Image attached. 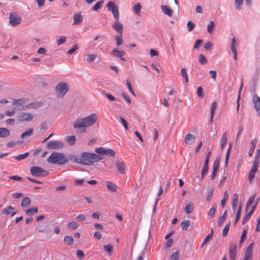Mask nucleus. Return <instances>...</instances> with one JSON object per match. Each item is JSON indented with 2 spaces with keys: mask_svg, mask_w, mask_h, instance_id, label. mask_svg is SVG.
<instances>
[{
  "mask_svg": "<svg viewBox=\"0 0 260 260\" xmlns=\"http://www.w3.org/2000/svg\"><path fill=\"white\" fill-rule=\"evenodd\" d=\"M68 90L69 87L67 84L64 82H61L58 84L55 87L56 93L59 98L63 96Z\"/></svg>",
  "mask_w": 260,
  "mask_h": 260,
  "instance_id": "obj_4",
  "label": "nucleus"
},
{
  "mask_svg": "<svg viewBox=\"0 0 260 260\" xmlns=\"http://www.w3.org/2000/svg\"><path fill=\"white\" fill-rule=\"evenodd\" d=\"M116 165L119 173L121 174L125 173L126 170V166L123 162L119 161H116Z\"/></svg>",
  "mask_w": 260,
  "mask_h": 260,
  "instance_id": "obj_16",
  "label": "nucleus"
},
{
  "mask_svg": "<svg viewBox=\"0 0 260 260\" xmlns=\"http://www.w3.org/2000/svg\"><path fill=\"white\" fill-rule=\"evenodd\" d=\"M161 9L163 13L169 17H172L173 14V11L166 5H162Z\"/></svg>",
  "mask_w": 260,
  "mask_h": 260,
  "instance_id": "obj_19",
  "label": "nucleus"
},
{
  "mask_svg": "<svg viewBox=\"0 0 260 260\" xmlns=\"http://www.w3.org/2000/svg\"><path fill=\"white\" fill-rule=\"evenodd\" d=\"M125 52L123 51H119L117 48L113 49L111 51V54L115 57H119L121 60H125V58L123 57L125 55Z\"/></svg>",
  "mask_w": 260,
  "mask_h": 260,
  "instance_id": "obj_14",
  "label": "nucleus"
},
{
  "mask_svg": "<svg viewBox=\"0 0 260 260\" xmlns=\"http://www.w3.org/2000/svg\"><path fill=\"white\" fill-rule=\"evenodd\" d=\"M216 108H217V103L215 101H214L213 102H212V103L211 104V108H210V114H211L210 119V123H212L213 121V116H214V112H215V111Z\"/></svg>",
  "mask_w": 260,
  "mask_h": 260,
  "instance_id": "obj_22",
  "label": "nucleus"
},
{
  "mask_svg": "<svg viewBox=\"0 0 260 260\" xmlns=\"http://www.w3.org/2000/svg\"><path fill=\"white\" fill-rule=\"evenodd\" d=\"M255 198V194H252L249 198L248 199L246 206V211L247 212L249 210V207L254 202V200Z\"/></svg>",
  "mask_w": 260,
  "mask_h": 260,
  "instance_id": "obj_24",
  "label": "nucleus"
},
{
  "mask_svg": "<svg viewBox=\"0 0 260 260\" xmlns=\"http://www.w3.org/2000/svg\"><path fill=\"white\" fill-rule=\"evenodd\" d=\"M32 133H33V129L32 128H30L27 131L23 133L21 135V138L23 139L25 137H28V136H31L32 134Z\"/></svg>",
  "mask_w": 260,
  "mask_h": 260,
  "instance_id": "obj_44",
  "label": "nucleus"
},
{
  "mask_svg": "<svg viewBox=\"0 0 260 260\" xmlns=\"http://www.w3.org/2000/svg\"><path fill=\"white\" fill-rule=\"evenodd\" d=\"M112 27L115 31H117L120 35H122L123 26L118 20H116V21L113 23L112 25Z\"/></svg>",
  "mask_w": 260,
  "mask_h": 260,
  "instance_id": "obj_13",
  "label": "nucleus"
},
{
  "mask_svg": "<svg viewBox=\"0 0 260 260\" xmlns=\"http://www.w3.org/2000/svg\"><path fill=\"white\" fill-rule=\"evenodd\" d=\"M67 142L69 143L70 145H73L75 143L76 139L75 136H68L66 138Z\"/></svg>",
  "mask_w": 260,
  "mask_h": 260,
  "instance_id": "obj_35",
  "label": "nucleus"
},
{
  "mask_svg": "<svg viewBox=\"0 0 260 260\" xmlns=\"http://www.w3.org/2000/svg\"><path fill=\"white\" fill-rule=\"evenodd\" d=\"M247 233V230H244L243 231V232H242V235L241 237V239L240 240V243H239L240 245H241L242 244V243L243 242V241H244V240L246 238Z\"/></svg>",
  "mask_w": 260,
  "mask_h": 260,
  "instance_id": "obj_53",
  "label": "nucleus"
},
{
  "mask_svg": "<svg viewBox=\"0 0 260 260\" xmlns=\"http://www.w3.org/2000/svg\"><path fill=\"white\" fill-rule=\"evenodd\" d=\"M237 245L236 243H231L229 248V254L231 260H235L237 254Z\"/></svg>",
  "mask_w": 260,
  "mask_h": 260,
  "instance_id": "obj_10",
  "label": "nucleus"
},
{
  "mask_svg": "<svg viewBox=\"0 0 260 260\" xmlns=\"http://www.w3.org/2000/svg\"><path fill=\"white\" fill-rule=\"evenodd\" d=\"M66 41V38L65 37L62 36L60 37L58 40H57L56 43L58 46H59L65 43Z\"/></svg>",
  "mask_w": 260,
  "mask_h": 260,
  "instance_id": "obj_56",
  "label": "nucleus"
},
{
  "mask_svg": "<svg viewBox=\"0 0 260 260\" xmlns=\"http://www.w3.org/2000/svg\"><path fill=\"white\" fill-rule=\"evenodd\" d=\"M13 211L14 208L11 206H9L5 209H3L1 211V212L3 214L5 215H8L12 213V216H14L15 214V213H14Z\"/></svg>",
  "mask_w": 260,
  "mask_h": 260,
  "instance_id": "obj_21",
  "label": "nucleus"
},
{
  "mask_svg": "<svg viewBox=\"0 0 260 260\" xmlns=\"http://www.w3.org/2000/svg\"><path fill=\"white\" fill-rule=\"evenodd\" d=\"M243 0H235V5L237 9L240 10L242 8Z\"/></svg>",
  "mask_w": 260,
  "mask_h": 260,
  "instance_id": "obj_42",
  "label": "nucleus"
},
{
  "mask_svg": "<svg viewBox=\"0 0 260 260\" xmlns=\"http://www.w3.org/2000/svg\"><path fill=\"white\" fill-rule=\"evenodd\" d=\"M253 102L254 103V108L257 113L260 114V97L257 95H254L253 97Z\"/></svg>",
  "mask_w": 260,
  "mask_h": 260,
  "instance_id": "obj_15",
  "label": "nucleus"
},
{
  "mask_svg": "<svg viewBox=\"0 0 260 260\" xmlns=\"http://www.w3.org/2000/svg\"><path fill=\"white\" fill-rule=\"evenodd\" d=\"M253 248V244L251 243L246 248L244 258L245 260H250L252 256V250Z\"/></svg>",
  "mask_w": 260,
  "mask_h": 260,
  "instance_id": "obj_11",
  "label": "nucleus"
},
{
  "mask_svg": "<svg viewBox=\"0 0 260 260\" xmlns=\"http://www.w3.org/2000/svg\"><path fill=\"white\" fill-rule=\"evenodd\" d=\"M103 1H99L98 2H97L95 5L92 7V10L93 11H97L98 10L100 9L101 8L103 4Z\"/></svg>",
  "mask_w": 260,
  "mask_h": 260,
  "instance_id": "obj_40",
  "label": "nucleus"
},
{
  "mask_svg": "<svg viewBox=\"0 0 260 260\" xmlns=\"http://www.w3.org/2000/svg\"><path fill=\"white\" fill-rule=\"evenodd\" d=\"M141 9V6L140 3H137L133 7L134 11H135V13L138 15H140Z\"/></svg>",
  "mask_w": 260,
  "mask_h": 260,
  "instance_id": "obj_36",
  "label": "nucleus"
},
{
  "mask_svg": "<svg viewBox=\"0 0 260 260\" xmlns=\"http://www.w3.org/2000/svg\"><path fill=\"white\" fill-rule=\"evenodd\" d=\"M231 148H232V143H231L230 144V146L229 147V148L227 150V152H226V156H225V162H226V164L228 162V160L229 159Z\"/></svg>",
  "mask_w": 260,
  "mask_h": 260,
  "instance_id": "obj_58",
  "label": "nucleus"
},
{
  "mask_svg": "<svg viewBox=\"0 0 260 260\" xmlns=\"http://www.w3.org/2000/svg\"><path fill=\"white\" fill-rule=\"evenodd\" d=\"M254 161L260 162V149L256 150V154L255 156Z\"/></svg>",
  "mask_w": 260,
  "mask_h": 260,
  "instance_id": "obj_61",
  "label": "nucleus"
},
{
  "mask_svg": "<svg viewBox=\"0 0 260 260\" xmlns=\"http://www.w3.org/2000/svg\"><path fill=\"white\" fill-rule=\"evenodd\" d=\"M203 43V40H197L194 43L193 48L194 49H198L201 45Z\"/></svg>",
  "mask_w": 260,
  "mask_h": 260,
  "instance_id": "obj_62",
  "label": "nucleus"
},
{
  "mask_svg": "<svg viewBox=\"0 0 260 260\" xmlns=\"http://www.w3.org/2000/svg\"><path fill=\"white\" fill-rule=\"evenodd\" d=\"M214 27V23L213 21H211L207 26V30L209 33L212 34L213 32Z\"/></svg>",
  "mask_w": 260,
  "mask_h": 260,
  "instance_id": "obj_43",
  "label": "nucleus"
},
{
  "mask_svg": "<svg viewBox=\"0 0 260 260\" xmlns=\"http://www.w3.org/2000/svg\"><path fill=\"white\" fill-rule=\"evenodd\" d=\"M257 141H258L257 138H255V139L251 140V141L250 142V148L254 150Z\"/></svg>",
  "mask_w": 260,
  "mask_h": 260,
  "instance_id": "obj_54",
  "label": "nucleus"
},
{
  "mask_svg": "<svg viewBox=\"0 0 260 260\" xmlns=\"http://www.w3.org/2000/svg\"><path fill=\"white\" fill-rule=\"evenodd\" d=\"M9 131L6 128H0V137L5 138L10 135Z\"/></svg>",
  "mask_w": 260,
  "mask_h": 260,
  "instance_id": "obj_28",
  "label": "nucleus"
},
{
  "mask_svg": "<svg viewBox=\"0 0 260 260\" xmlns=\"http://www.w3.org/2000/svg\"><path fill=\"white\" fill-rule=\"evenodd\" d=\"M9 23L12 26H17L20 24L22 19L21 17L16 13H11L9 15Z\"/></svg>",
  "mask_w": 260,
  "mask_h": 260,
  "instance_id": "obj_7",
  "label": "nucleus"
},
{
  "mask_svg": "<svg viewBox=\"0 0 260 260\" xmlns=\"http://www.w3.org/2000/svg\"><path fill=\"white\" fill-rule=\"evenodd\" d=\"M241 210H242V205H240L238 208V210H237L236 216L235 221V223H236L239 221V220L240 218Z\"/></svg>",
  "mask_w": 260,
  "mask_h": 260,
  "instance_id": "obj_39",
  "label": "nucleus"
},
{
  "mask_svg": "<svg viewBox=\"0 0 260 260\" xmlns=\"http://www.w3.org/2000/svg\"><path fill=\"white\" fill-rule=\"evenodd\" d=\"M97 120L96 114H92L86 117L77 119L73 124V127L78 129L80 133H84L86 128L92 125Z\"/></svg>",
  "mask_w": 260,
  "mask_h": 260,
  "instance_id": "obj_1",
  "label": "nucleus"
},
{
  "mask_svg": "<svg viewBox=\"0 0 260 260\" xmlns=\"http://www.w3.org/2000/svg\"><path fill=\"white\" fill-rule=\"evenodd\" d=\"M238 194L236 193H235L232 197V206L233 209L235 211L236 210L237 205L238 203Z\"/></svg>",
  "mask_w": 260,
  "mask_h": 260,
  "instance_id": "obj_25",
  "label": "nucleus"
},
{
  "mask_svg": "<svg viewBox=\"0 0 260 260\" xmlns=\"http://www.w3.org/2000/svg\"><path fill=\"white\" fill-rule=\"evenodd\" d=\"M30 199L28 197H26L22 200L21 205L22 207L26 208L29 207L30 205Z\"/></svg>",
  "mask_w": 260,
  "mask_h": 260,
  "instance_id": "obj_29",
  "label": "nucleus"
},
{
  "mask_svg": "<svg viewBox=\"0 0 260 260\" xmlns=\"http://www.w3.org/2000/svg\"><path fill=\"white\" fill-rule=\"evenodd\" d=\"M96 55L94 54H91L87 56V61L88 62H93L96 58Z\"/></svg>",
  "mask_w": 260,
  "mask_h": 260,
  "instance_id": "obj_50",
  "label": "nucleus"
},
{
  "mask_svg": "<svg viewBox=\"0 0 260 260\" xmlns=\"http://www.w3.org/2000/svg\"><path fill=\"white\" fill-rule=\"evenodd\" d=\"M120 121L122 124L123 125L124 127L126 130H127L128 129V125L127 122L125 121V120L122 118V117H120Z\"/></svg>",
  "mask_w": 260,
  "mask_h": 260,
  "instance_id": "obj_64",
  "label": "nucleus"
},
{
  "mask_svg": "<svg viewBox=\"0 0 260 260\" xmlns=\"http://www.w3.org/2000/svg\"><path fill=\"white\" fill-rule=\"evenodd\" d=\"M63 146V144L60 141H51L47 143V146L48 148L56 149L62 148Z\"/></svg>",
  "mask_w": 260,
  "mask_h": 260,
  "instance_id": "obj_9",
  "label": "nucleus"
},
{
  "mask_svg": "<svg viewBox=\"0 0 260 260\" xmlns=\"http://www.w3.org/2000/svg\"><path fill=\"white\" fill-rule=\"evenodd\" d=\"M213 191L214 189L212 188L208 191L206 198V200L208 202L210 201V200H211L213 193Z\"/></svg>",
  "mask_w": 260,
  "mask_h": 260,
  "instance_id": "obj_59",
  "label": "nucleus"
},
{
  "mask_svg": "<svg viewBox=\"0 0 260 260\" xmlns=\"http://www.w3.org/2000/svg\"><path fill=\"white\" fill-rule=\"evenodd\" d=\"M228 198H229V195H228V191H225L224 192L223 198L222 199V200L221 201V205L222 207H224Z\"/></svg>",
  "mask_w": 260,
  "mask_h": 260,
  "instance_id": "obj_37",
  "label": "nucleus"
},
{
  "mask_svg": "<svg viewBox=\"0 0 260 260\" xmlns=\"http://www.w3.org/2000/svg\"><path fill=\"white\" fill-rule=\"evenodd\" d=\"M47 160L50 164L60 165L65 164L68 161V158L62 153L57 152H52Z\"/></svg>",
  "mask_w": 260,
  "mask_h": 260,
  "instance_id": "obj_3",
  "label": "nucleus"
},
{
  "mask_svg": "<svg viewBox=\"0 0 260 260\" xmlns=\"http://www.w3.org/2000/svg\"><path fill=\"white\" fill-rule=\"evenodd\" d=\"M199 61L202 64H204L207 62V59L204 55L200 54L199 55Z\"/></svg>",
  "mask_w": 260,
  "mask_h": 260,
  "instance_id": "obj_49",
  "label": "nucleus"
},
{
  "mask_svg": "<svg viewBox=\"0 0 260 260\" xmlns=\"http://www.w3.org/2000/svg\"><path fill=\"white\" fill-rule=\"evenodd\" d=\"M95 152L101 155H106L108 156H114L115 152L114 150L112 149H105L104 147H99L95 149Z\"/></svg>",
  "mask_w": 260,
  "mask_h": 260,
  "instance_id": "obj_8",
  "label": "nucleus"
},
{
  "mask_svg": "<svg viewBox=\"0 0 260 260\" xmlns=\"http://www.w3.org/2000/svg\"><path fill=\"white\" fill-rule=\"evenodd\" d=\"M102 159V157L94 153L84 152L79 158H76L74 161L79 164L92 165Z\"/></svg>",
  "mask_w": 260,
  "mask_h": 260,
  "instance_id": "obj_2",
  "label": "nucleus"
},
{
  "mask_svg": "<svg viewBox=\"0 0 260 260\" xmlns=\"http://www.w3.org/2000/svg\"><path fill=\"white\" fill-rule=\"evenodd\" d=\"M108 10L111 12L114 18L118 20L119 18V12L118 6L113 2H109L106 6Z\"/></svg>",
  "mask_w": 260,
  "mask_h": 260,
  "instance_id": "obj_5",
  "label": "nucleus"
},
{
  "mask_svg": "<svg viewBox=\"0 0 260 260\" xmlns=\"http://www.w3.org/2000/svg\"><path fill=\"white\" fill-rule=\"evenodd\" d=\"M184 210L186 214L191 213L193 210V203L190 202L187 203L185 207Z\"/></svg>",
  "mask_w": 260,
  "mask_h": 260,
  "instance_id": "obj_26",
  "label": "nucleus"
},
{
  "mask_svg": "<svg viewBox=\"0 0 260 260\" xmlns=\"http://www.w3.org/2000/svg\"><path fill=\"white\" fill-rule=\"evenodd\" d=\"M106 186L108 190L111 192H115L117 189V186L110 181H106Z\"/></svg>",
  "mask_w": 260,
  "mask_h": 260,
  "instance_id": "obj_20",
  "label": "nucleus"
},
{
  "mask_svg": "<svg viewBox=\"0 0 260 260\" xmlns=\"http://www.w3.org/2000/svg\"><path fill=\"white\" fill-rule=\"evenodd\" d=\"M237 44V43L236 42L235 38L234 37L231 42V50L234 54L233 58L235 60H237V53L236 47Z\"/></svg>",
  "mask_w": 260,
  "mask_h": 260,
  "instance_id": "obj_18",
  "label": "nucleus"
},
{
  "mask_svg": "<svg viewBox=\"0 0 260 260\" xmlns=\"http://www.w3.org/2000/svg\"><path fill=\"white\" fill-rule=\"evenodd\" d=\"M190 225V221L188 220H184L181 223V226L183 230H186Z\"/></svg>",
  "mask_w": 260,
  "mask_h": 260,
  "instance_id": "obj_34",
  "label": "nucleus"
},
{
  "mask_svg": "<svg viewBox=\"0 0 260 260\" xmlns=\"http://www.w3.org/2000/svg\"><path fill=\"white\" fill-rule=\"evenodd\" d=\"M30 172L34 176H46L48 175V172L42 168L37 166H32L30 169Z\"/></svg>",
  "mask_w": 260,
  "mask_h": 260,
  "instance_id": "obj_6",
  "label": "nucleus"
},
{
  "mask_svg": "<svg viewBox=\"0 0 260 260\" xmlns=\"http://www.w3.org/2000/svg\"><path fill=\"white\" fill-rule=\"evenodd\" d=\"M64 242L69 246L72 245L74 243V239L72 237L66 236L63 239Z\"/></svg>",
  "mask_w": 260,
  "mask_h": 260,
  "instance_id": "obj_30",
  "label": "nucleus"
},
{
  "mask_svg": "<svg viewBox=\"0 0 260 260\" xmlns=\"http://www.w3.org/2000/svg\"><path fill=\"white\" fill-rule=\"evenodd\" d=\"M253 212H252L251 211H249L245 215V217L242 220V224H245L248 220L250 218L251 215L252 214Z\"/></svg>",
  "mask_w": 260,
  "mask_h": 260,
  "instance_id": "obj_47",
  "label": "nucleus"
},
{
  "mask_svg": "<svg viewBox=\"0 0 260 260\" xmlns=\"http://www.w3.org/2000/svg\"><path fill=\"white\" fill-rule=\"evenodd\" d=\"M181 73L182 76L184 78V79L185 80V83H188V80H188V76L187 74L186 69L184 68L182 69Z\"/></svg>",
  "mask_w": 260,
  "mask_h": 260,
  "instance_id": "obj_38",
  "label": "nucleus"
},
{
  "mask_svg": "<svg viewBox=\"0 0 260 260\" xmlns=\"http://www.w3.org/2000/svg\"><path fill=\"white\" fill-rule=\"evenodd\" d=\"M219 166V160L217 159H216L213 162V170L218 171Z\"/></svg>",
  "mask_w": 260,
  "mask_h": 260,
  "instance_id": "obj_51",
  "label": "nucleus"
},
{
  "mask_svg": "<svg viewBox=\"0 0 260 260\" xmlns=\"http://www.w3.org/2000/svg\"><path fill=\"white\" fill-rule=\"evenodd\" d=\"M77 256L80 259H83L84 257V252L81 250H77L76 252Z\"/></svg>",
  "mask_w": 260,
  "mask_h": 260,
  "instance_id": "obj_57",
  "label": "nucleus"
},
{
  "mask_svg": "<svg viewBox=\"0 0 260 260\" xmlns=\"http://www.w3.org/2000/svg\"><path fill=\"white\" fill-rule=\"evenodd\" d=\"M227 141L228 138L226 133H225L222 135V138L220 140V145L221 149H223L224 148V146L227 143Z\"/></svg>",
  "mask_w": 260,
  "mask_h": 260,
  "instance_id": "obj_32",
  "label": "nucleus"
},
{
  "mask_svg": "<svg viewBox=\"0 0 260 260\" xmlns=\"http://www.w3.org/2000/svg\"><path fill=\"white\" fill-rule=\"evenodd\" d=\"M195 139L194 136L191 134H188L185 137L184 142L186 145H191L194 143Z\"/></svg>",
  "mask_w": 260,
  "mask_h": 260,
  "instance_id": "obj_17",
  "label": "nucleus"
},
{
  "mask_svg": "<svg viewBox=\"0 0 260 260\" xmlns=\"http://www.w3.org/2000/svg\"><path fill=\"white\" fill-rule=\"evenodd\" d=\"M67 226L69 229L75 230L78 228L79 225L75 221H71L67 223Z\"/></svg>",
  "mask_w": 260,
  "mask_h": 260,
  "instance_id": "obj_31",
  "label": "nucleus"
},
{
  "mask_svg": "<svg viewBox=\"0 0 260 260\" xmlns=\"http://www.w3.org/2000/svg\"><path fill=\"white\" fill-rule=\"evenodd\" d=\"M18 118L20 121H30L33 118V116L30 113L23 112L18 115Z\"/></svg>",
  "mask_w": 260,
  "mask_h": 260,
  "instance_id": "obj_12",
  "label": "nucleus"
},
{
  "mask_svg": "<svg viewBox=\"0 0 260 260\" xmlns=\"http://www.w3.org/2000/svg\"><path fill=\"white\" fill-rule=\"evenodd\" d=\"M29 154V152H25L24 154H19L18 156L15 157V159L18 161H20V160L26 158L27 157H28Z\"/></svg>",
  "mask_w": 260,
  "mask_h": 260,
  "instance_id": "obj_41",
  "label": "nucleus"
},
{
  "mask_svg": "<svg viewBox=\"0 0 260 260\" xmlns=\"http://www.w3.org/2000/svg\"><path fill=\"white\" fill-rule=\"evenodd\" d=\"M115 39L116 41V45L117 46H120L123 43L121 35H120L119 36H116L115 37Z\"/></svg>",
  "mask_w": 260,
  "mask_h": 260,
  "instance_id": "obj_52",
  "label": "nucleus"
},
{
  "mask_svg": "<svg viewBox=\"0 0 260 260\" xmlns=\"http://www.w3.org/2000/svg\"><path fill=\"white\" fill-rule=\"evenodd\" d=\"M209 74L211 78H212L215 81L217 76L216 71L214 70H211L209 71Z\"/></svg>",
  "mask_w": 260,
  "mask_h": 260,
  "instance_id": "obj_63",
  "label": "nucleus"
},
{
  "mask_svg": "<svg viewBox=\"0 0 260 260\" xmlns=\"http://www.w3.org/2000/svg\"><path fill=\"white\" fill-rule=\"evenodd\" d=\"M38 212V209L37 207H35L34 208H30L29 209H27L26 211V214H36Z\"/></svg>",
  "mask_w": 260,
  "mask_h": 260,
  "instance_id": "obj_48",
  "label": "nucleus"
},
{
  "mask_svg": "<svg viewBox=\"0 0 260 260\" xmlns=\"http://www.w3.org/2000/svg\"><path fill=\"white\" fill-rule=\"evenodd\" d=\"M195 24L191 21H188L187 23V27L188 31H191L194 28Z\"/></svg>",
  "mask_w": 260,
  "mask_h": 260,
  "instance_id": "obj_46",
  "label": "nucleus"
},
{
  "mask_svg": "<svg viewBox=\"0 0 260 260\" xmlns=\"http://www.w3.org/2000/svg\"><path fill=\"white\" fill-rule=\"evenodd\" d=\"M179 257V254L178 252L173 253L171 256V260H178Z\"/></svg>",
  "mask_w": 260,
  "mask_h": 260,
  "instance_id": "obj_60",
  "label": "nucleus"
},
{
  "mask_svg": "<svg viewBox=\"0 0 260 260\" xmlns=\"http://www.w3.org/2000/svg\"><path fill=\"white\" fill-rule=\"evenodd\" d=\"M74 24H79L82 21V16L80 14H76L74 15Z\"/></svg>",
  "mask_w": 260,
  "mask_h": 260,
  "instance_id": "obj_27",
  "label": "nucleus"
},
{
  "mask_svg": "<svg viewBox=\"0 0 260 260\" xmlns=\"http://www.w3.org/2000/svg\"><path fill=\"white\" fill-rule=\"evenodd\" d=\"M216 208L217 206L215 204H213L212 208L209 210L208 213V216H210L211 218H213L214 217Z\"/></svg>",
  "mask_w": 260,
  "mask_h": 260,
  "instance_id": "obj_33",
  "label": "nucleus"
},
{
  "mask_svg": "<svg viewBox=\"0 0 260 260\" xmlns=\"http://www.w3.org/2000/svg\"><path fill=\"white\" fill-rule=\"evenodd\" d=\"M230 223H228L225 225V226H224L223 231H222V236L223 237H225L228 234V233L229 231V229H230Z\"/></svg>",
  "mask_w": 260,
  "mask_h": 260,
  "instance_id": "obj_55",
  "label": "nucleus"
},
{
  "mask_svg": "<svg viewBox=\"0 0 260 260\" xmlns=\"http://www.w3.org/2000/svg\"><path fill=\"white\" fill-rule=\"evenodd\" d=\"M103 250L109 255H111L113 253V246L111 244H108L103 246Z\"/></svg>",
  "mask_w": 260,
  "mask_h": 260,
  "instance_id": "obj_23",
  "label": "nucleus"
},
{
  "mask_svg": "<svg viewBox=\"0 0 260 260\" xmlns=\"http://www.w3.org/2000/svg\"><path fill=\"white\" fill-rule=\"evenodd\" d=\"M259 162L254 161L250 171L256 173L259 166Z\"/></svg>",
  "mask_w": 260,
  "mask_h": 260,
  "instance_id": "obj_45",
  "label": "nucleus"
}]
</instances>
